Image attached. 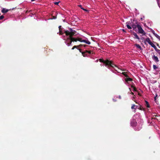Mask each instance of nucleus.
<instances>
[{"label":"nucleus","instance_id":"c756f323","mask_svg":"<svg viewBox=\"0 0 160 160\" xmlns=\"http://www.w3.org/2000/svg\"><path fill=\"white\" fill-rule=\"evenodd\" d=\"M88 52L89 53H91V51H88Z\"/></svg>","mask_w":160,"mask_h":160},{"label":"nucleus","instance_id":"aec40b11","mask_svg":"<svg viewBox=\"0 0 160 160\" xmlns=\"http://www.w3.org/2000/svg\"><path fill=\"white\" fill-rule=\"evenodd\" d=\"M132 88H133L134 91H136V89L135 87L133 86V85L131 86Z\"/></svg>","mask_w":160,"mask_h":160},{"label":"nucleus","instance_id":"7c9ffc66","mask_svg":"<svg viewBox=\"0 0 160 160\" xmlns=\"http://www.w3.org/2000/svg\"><path fill=\"white\" fill-rule=\"evenodd\" d=\"M82 55L84 56V53L85 52H82Z\"/></svg>","mask_w":160,"mask_h":160},{"label":"nucleus","instance_id":"412c9836","mask_svg":"<svg viewBox=\"0 0 160 160\" xmlns=\"http://www.w3.org/2000/svg\"><path fill=\"white\" fill-rule=\"evenodd\" d=\"M153 68L154 69L156 70L158 68L155 65H153Z\"/></svg>","mask_w":160,"mask_h":160},{"label":"nucleus","instance_id":"39448f33","mask_svg":"<svg viewBox=\"0 0 160 160\" xmlns=\"http://www.w3.org/2000/svg\"><path fill=\"white\" fill-rule=\"evenodd\" d=\"M152 58L153 60L155 62H159V60L157 56H156L155 55H153L152 57Z\"/></svg>","mask_w":160,"mask_h":160},{"label":"nucleus","instance_id":"9d476101","mask_svg":"<svg viewBox=\"0 0 160 160\" xmlns=\"http://www.w3.org/2000/svg\"><path fill=\"white\" fill-rule=\"evenodd\" d=\"M82 46V45H79V46H74L72 48V49L73 50L74 49V48H76L77 47H79V48H81V46Z\"/></svg>","mask_w":160,"mask_h":160},{"label":"nucleus","instance_id":"6ab92c4d","mask_svg":"<svg viewBox=\"0 0 160 160\" xmlns=\"http://www.w3.org/2000/svg\"><path fill=\"white\" fill-rule=\"evenodd\" d=\"M115 70L117 71L119 73H121V71H122V70L119 69L118 70L115 69Z\"/></svg>","mask_w":160,"mask_h":160},{"label":"nucleus","instance_id":"f03ea898","mask_svg":"<svg viewBox=\"0 0 160 160\" xmlns=\"http://www.w3.org/2000/svg\"><path fill=\"white\" fill-rule=\"evenodd\" d=\"M100 62H103L104 64H105L106 65H108V66H110L111 67L114 68V66H115V68H114V69L118 70L119 69L111 61H109L108 60L104 61V60H102L101 59H100Z\"/></svg>","mask_w":160,"mask_h":160},{"label":"nucleus","instance_id":"20e7f679","mask_svg":"<svg viewBox=\"0 0 160 160\" xmlns=\"http://www.w3.org/2000/svg\"><path fill=\"white\" fill-rule=\"evenodd\" d=\"M122 73L126 77V78H125V80L126 82H128L129 81H132V79L128 77L126 73V72H122Z\"/></svg>","mask_w":160,"mask_h":160},{"label":"nucleus","instance_id":"2eb2a0df","mask_svg":"<svg viewBox=\"0 0 160 160\" xmlns=\"http://www.w3.org/2000/svg\"><path fill=\"white\" fill-rule=\"evenodd\" d=\"M154 35L156 37L160 40V37L156 33L154 34Z\"/></svg>","mask_w":160,"mask_h":160},{"label":"nucleus","instance_id":"58836bf2","mask_svg":"<svg viewBox=\"0 0 160 160\" xmlns=\"http://www.w3.org/2000/svg\"><path fill=\"white\" fill-rule=\"evenodd\" d=\"M86 45H84V47H86Z\"/></svg>","mask_w":160,"mask_h":160},{"label":"nucleus","instance_id":"f257e3e1","mask_svg":"<svg viewBox=\"0 0 160 160\" xmlns=\"http://www.w3.org/2000/svg\"><path fill=\"white\" fill-rule=\"evenodd\" d=\"M65 33L67 36H69V37L67 38V42L68 41H70V43H68L67 45L69 46L70 45L72 42H77L78 41L80 42H83L88 44H90V42L88 40H82L81 38H75L72 37V36L75 35L76 32L72 30L71 28L69 29L68 30H66Z\"/></svg>","mask_w":160,"mask_h":160},{"label":"nucleus","instance_id":"473e14b6","mask_svg":"<svg viewBox=\"0 0 160 160\" xmlns=\"http://www.w3.org/2000/svg\"><path fill=\"white\" fill-rule=\"evenodd\" d=\"M122 31L123 32H125V30H124V29H122Z\"/></svg>","mask_w":160,"mask_h":160},{"label":"nucleus","instance_id":"a878e982","mask_svg":"<svg viewBox=\"0 0 160 160\" xmlns=\"http://www.w3.org/2000/svg\"><path fill=\"white\" fill-rule=\"evenodd\" d=\"M150 121H148V123H150V125H152V124H153L152 123V122H150Z\"/></svg>","mask_w":160,"mask_h":160},{"label":"nucleus","instance_id":"e433bc0d","mask_svg":"<svg viewBox=\"0 0 160 160\" xmlns=\"http://www.w3.org/2000/svg\"><path fill=\"white\" fill-rule=\"evenodd\" d=\"M158 87H159V88H160V84L159 85Z\"/></svg>","mask_w":160,"mask_h":160},{"label":"nucleus","instance_id":"4c0bfd02","mask_svg":"<svg viewBox=\"0 0 160 160\" xmlns=\"http://www.w3.org/2000/svg\"><path fill=\"white\" fill-rule=\"evenodd\" d=\"M153 34L154 35V34L155 33L154 32H153Z\"/></svg>","mask_w":160,"mask_h":160},{"label":"nucleus","instance_id":"bb28decb","mask_svg":"<svg viewBox=\"0 0 160 160\" xmlns=\"http://www.w3.org/2000/svg\"><path fill=\"white\" fill-rule=\"evenodd\" d=\"M158 97V95H157V94H156V96H155V97L154 98L155 100L156 99V97Z\"/></svg>","mask_w":160,"mask_h":160},{"label":"nucleus","instance_id":"f3484780","mask_svg":"<svg viewBox=\"0 0 160 160\" xmlns=\"http://www.w3.org/2000/svg\"><path fill=\"white\" fill-rule=\"evenodd\" d=\"M136 106L134 104H133L132 105V107H131V108L132 109H135V107Z\"/></svg>","mask_w":160,"mask_h":160},{"label":"nucleus","instance_id":"ea45409f","mask_svg":"<svg viewBox=\"0 0 160 160\" xmlns=\"http://www.w3.org/2000/svg\"><path fill=\"white\" fill-rule=\"evenodd\" d=\"M54 19H55V18H56V17H54Z\"/></svg>","mask_w":160,"mask_h":160},{"label":"nucleus","instance_id":"9b49d317","mask_svg":"<svg viewBox=\"0 0 160 160\" xmlns=\"http://www.w3.org/2000/svg\"><path fill=\"white\" fill-rule=\"evenodd\" d=\"M146 41L150 44L152 42L149 38H147L146 40Z\"/></svg>","mask_w":160,"mask_h":160},{"label":"nucleus","instance_id":"a211bd4d","mask_svg":"<svg viewBox=\"0 0 160 160\" xmlns=\"http://www.w3.org/2000/svg\"><path fill=\"white\" fill-rule=\"evenodd\" d=\"M61 26H59V29L60 33V34H62V32L61 31Z\"/></svg>","mask_w":160,"mask_h":160},{"label":"nucleus","instance_id":"b1692460","mask_svg":"<svg viewBox=\"0 0 160 160\" xmlns=\"http://www.w3.org/2000/svg\"><path fill=\"white\" fill-rule=\"evenodd\" d=\"M78 6L79 7H80V8H81V9H82V10H83V9H84V8L82 7V5H79Z\"/></svg>","mask_w":160,"mask_h":160},{"label":"nucleus","instance_id":"cd10ccee","mask_svg":"<svg viewBox=\"0 0 160 160\" xmlns=\"http://www.w3.org/2000/svg\"><path fill=\"white\" fill-rule=\"evenodd\" d=\"M157 0V3H158V6H159V0Z\"/></svg>","mask_w":160,"mask_h":160},{"label":"nucleus","instance_id":"72a5a7b5","mask_svg":"<svg viewBox=\"0 0 160 160\" xmlns=\"http://www.w3.org/2000/svg\"><path fill=\"white\" fill-rule=\"evenodd\" d=\"M119 99H121V96H119Z\"/></svg>","mask_w":160,"mask_h":160},{"label":"nucleus","instance_id":"0eeeda50","mask_svg":"<svg viewBox=\"0 0 160 160\" xmlns=\"http://www.w3.org/2000/svg\"><path fill=\"white\" fill-rule=\"evenodd\" d=\"M8 10L5 8H3L2 10V12L3 13H6L8 11Z\"/></svg>","mask_w":160,"mask_h":160},{"label":"nucleus","instance_id":"5701e85b","mask_svg":"<svg viewBox=\"0 0 160 160\" xmlns=\"http://www.w3.org/2000/svg\"><path fill=\"white\" fill-rule=\"evenodd\" d=\"M4 18V17L2 15V16H1L0 17V20L2 19H3Z\"/></svg>","mask_w":160,"mask_h":160},{"label":"nucleus","instance_id":"4be33fe9","mask_svg":"<svg viewBox=\"0 0 160 160\" xmlns=\"http://www.w3.org/2000/svg\"><path fill=\"white\" fill-rule=\"evenodd\" d=\"M156 51L160 56V50L157 49L156 50Z\"/></svg>","mask_w":160,"mask_h":160},{"label":"nucleus","instance_id":"393cba45","mask_svg":"<svg viewBox=\"0 0 160 160\" xmlns=\"http://www.w3.org/2000/svg\"><path fill=\"white\" fill-rule=\"evenodd\" d=\"M60 2H54V3L55 4V5H58L59 3Z\"/></svg>","mask_w":160,"mask_h":160},{"label":"nucleus","instance_id":"4468645a","mask_svg":"<svg viewBox=\"0 0 160 160\" xmlns=\"http://www.w3.org/2000/svg\"><path fill=\"white\" fill-rule=\"evenodd\" d=\"M145 102H146V106H147V107L148 108H149L150 107V106L149 104V103H148V102L147 101H145Z\"/></svg>","mask_w":160,"mask_h":160},{"label":"nucleus","instance_id":"a19ab883","mask_svg":"<svg viewBox=\"0 0 160 160\" xmlns=\"http://www.w3.org/2000/svg\"><path fill=\"white\" fill-rule=\"evenodd\" d=\"M133 98H135V97H133Z\"/></svg>","mask_w":160,"mask_h":160},{"label":"nucleus","instance_id":"f704fd0d","mask_svg":"<svg viewBox=\"0 0 160 160\" xmlns=\"http://www.w3.org/2000/svg\"><path fill=\"white\" fill-rule=\"evenodd\" d=\"M79 50L80 52H81V49H79Z\"/></svg>","mask_w":160,"mask_h":160},{"label":"nucleus","instance_id":"c9c22d12","mask_svg":"<svg viewBox=\"0 0 160 160\" xmlns=\"http://www.w3.org/2000/svg\"><path fill=\"white\" fill-rule=\"evenodd\" d=\"M88 52V51H87V50H86V51H85V52Z\"/></svg>","mask_w":160,"mask_h":160},{"label":"nucleus","instance_id":"ddd939ff","mask_svg":"<svg viewBox=\"0 0 160 160\" xmlns=\"http://www.w3.org/2000/svg\"><path fill=\"white\" fill-rule=\"evenodd\" d=\"M135 46L137 48L141 49V47L139 44H136Z\"/></svg>","mask_w":160,"mask_h":160},{"label":"nucleus","instance_id":"7ed1b4c3","mask_svg":"<svg viewBox=\"0 0 160 160\" xmlns=\"http://www.w3.org/2000/svg\"><path fill=\"white\" fill-rule=\"evenodd\" d=\"M137 28H138L139 33L142 34L143 35L145 34V32L143 30L140 25L138 24L137 25Z\"/></svg>","mask_w":160,"mask_h":160},{"label":"nucleus","instance_id":"2f4dec72","mask_svg":"<svg viewBox=\"0 0 160 160\" xmlns=\"http://www.w3.org/2000/svg\"><path fill=\"white\" fill-rule=\"evenodd\" d=\"M131 93L133 95H134V93L132 92H131V93Z\"/></svg>","mask_w":160,"mask_h":160},{"label":"nucleus","instance_id":"f8f14e48","mask_svg":"<svg viewBox=\"0 0 160 160\" xmlns=\"http://www.w3.org/2000/svg\"><path fill=\"white\" fill-rule=\"evenodd\" d=\"M133 35L135 37V38L138 39H139V38L138 37V36L137 35V34L136 33H134L133 34Z\"/></svg>","mask_w":160,"mask_h":160},{"label":"nucleus","instance_id":"dca6fc26","mask_svg":"<svg viewBox=\"0 0 160 160\" xmlns=\"http://www.w3.org/2000/svg\"><path fill=\"white\" fill-rule=\"evenodd\" d=\"M132 27L134 30H135L136 28L137 27V26L135 25H132Z\"/></svg>","mask_w":160,"mask_h":160},{"label":"nucleus","instance_id":"6e6552de","mask_svg":"<svg viewBox=\"0 0 160 160\" xmlns=\"http://www.w3.org/2000/svg\"><path fill=\"white\" fill-rule=\"evenodd\" d=\"M129 23L128 22H127L126 23V24L127 25V27L129 29H131L132 27L129 25Z\"/></svg>","mask_w":160,"mask_h":160},{"label":"nucleus","instance_id":"1a4fd4ad","mask_svg":"<svg viewBox=\"0 0 160 160\" xmlns=\"http://www.w3.org/2000/svg\"><path fill=\"white\" fill-rule=\"evenodd\" d=\"M150 44L151 45V46L153 48H154L155 49L156 48V46L152 42H151V43H150Z\"/></svg>","mask_w":160,"mask_h":160},{"label":"nucleus","instance_id":"423d86ee","mask_svg":"<svg viewBox=\"0 0 160 160\" xmlns=\"http://www.w3.org/2000/svg\"><path fill=\"white\" fill-rule=\"evenodd\" d=\"M137 122L136 121H132L131 122V124L133 127L136 126L137 125Z\"/></svg>","mask_w":160,"mask_h":160},{"label":"nucleus","instance_id":"c85d7f7f","mask_svg":"<svg viewBox=\"0 0 160 160\" xmlns=\"http://www.w3.org/2000/svg\"><path fill=\"white\" fill-rule=\"evenodd\" d=\"M83 10L86 11H88V10H87L86 9H85L84 8V9H83Z\"/></svg>","mask_w":160,"mask_h":160}]
</instances>
